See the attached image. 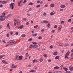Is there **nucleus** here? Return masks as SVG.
Instances as JSON below:
<instances>
[{"mask_svg": "<svg viewBox=\"0 0 73 73\" xmlns=\"http://www.w3.org/2000/svg\"><path fill=\"white\" fill-rule=\"evenodd\" d=\"M70 54V52L68 51L67 52L66 54L65 55V58H66V59H68L69 58H68V56Z\"/></svg>", "mask_w": 73, "mask_h": 73, "instance_id": "obj_1", "label": "nucleus"}, {"mask_svg": "<svg viewBox=\"0 0 73 73\" xmlns=\"http://www.w3.org/2000/svg\"><path fill=\"white\" fill-rule=\"evenodd\" d=\"M16 42L13 40H10L7 42V44H16Z\"/></svg>", "mask_w": 73, "mask_h": 73, "instance_id": "obj_2", "label": "nucleus"}, {"mask_svg": "<svg viewBox=\"0 0 73 73\" xmlns=\"http://www.w3.org/2000/svg\"><path fill=\"white\" fill-rule=\"evenodd\" d=\"M14 3H11L10 5V8H11V9L12 10L14 8V6H13V5H14Z\"/></svg>", "mask_w": 73, "mask_h": 73, "instance_id": "obj_3", "label": "nucleus"}, {"mask_svg": "<svg viewBox=\"0 0 73 73\" xmlns=\"http://www.w3.org/2000/svg\"><path fill=\"white\" fill-rule=\"evenodd\" d=\"M23 1L22 0H20V1L18 3V6H20V4H23Z\"/></svg>", "mask_w": 73, "mask_h": 73, "instance_id": "obj_4", "label": "nucleus"}, {"mask_svg": "<svg viewBox=\"0 0 73 73\" xmlns=\"http://www.w3.org/2000/svg\"><path fill=\"white\" fill-rule=\"evenodd\" d=\"M11 68H17V66L15 65V64H12V65L11 66Z\"/></svg>", "mask_w": 73, "mask_h": 73, "instance_id": "obj_5", "label": "nucleus"}, {"mask_svg": "<svg viewBox=\"0 0 73 73\" xmlns=\"http://www.w3.org/2000/svg\"><path fill=\"white\" fill-rule=\"evenodd\" d=\"M5 13L3 12L2 13V15H1L0 17L1 18H3V17H5Z\"/></svg>", "mask_w": 73, "mask_h": 73, "instance_id": "obj_6", "label": "nucleus"}, {"mask_svg": "<svg viewBox=\"0 0 73 73\" xmlns=\"http://www.w3.org/2000/svg\"><path fill=\"white\" fill-rule=\"evenodd\" d=\"M0 3H1L2 4H6L7 3V1H0Z\"/></svg>", "mask_w": 73, "mask_h": 73, "instance_id": "obj_7", "label": "nucleus"}, {"mask_svg": "<svg viewBox=\"0 0 73 73\" xmlns=\"http://www.w3.org/2000/svg\"><path fill=\"white\" fill-rule=\"evenodd\" d=\"M22 59H23L22 56H19V60H21Z\"/></svg>", "mask_w": 73, "mask_h": 73, "instance_id": "obj_8", "label": "nucleus"}, {"mask_svg": "<svg viewBox=\"0 0 73 73\" xmlns=\"http://www.w3.org/2000/svg\"><path fill=\"white\" fill-rule=\"evenodd\" d=\"M62 28V25H60L59 26V31H58L59 32H60L61 31V29Z\"/></svg>", "mask_w": 73, "mask_h": 73, "instance_id": "obj_9", "label": "nucleus"}, {"mask_svg": "<svg viewBox=\"0 0 73 73\" xmlns=\"http://www.w3.org/2000/svg\"><path fill=\"white\" fill-rule=\"evenodd\" d=\"M58 53L57 52H54L53 54V56H56L57 55Z\"/></svg>", "mask_w": 73, "mask_h": 73, "instance_id": "obj_10", "label": "nucleus"}, {"mask_svg": "<svg viewBox=\"0 0 73 73\" xmlns=\"http://www.w3.org/2000/svg\"><path fill=\"white\" fill-rule=\"evenodd\" d=\"M70 70H73V67H72V66H71L69 67Z\"/></svg>", "mask_w": 73, "mask_h": 73, "instance_id": "obj_11", "label": "nucleus"}, {"mask_svg": "<svg viewBox=\"0 0 73 73\" xmlns=\"http://www.w3.org/2000/svg\"><path fill=\"white\" fill-rule=\"evenodd\" d=\"M12 16V14H10L8 15L7 16V17H11Z\"/></svg>", "mask_w": 73, "mask_h": 73, "instance_id": "obj_12", "label": "nucleus"}, {"mask_svg": "<svg viewBox=\"0 0 73 73\" xmlns=\"http://www.w3.org/2000/svg\"><path fill=\"white\" fill-rule=\"evenodd\" d=\"M60 7L61 8H64L66 7V6L65 5H62L60 6Z\"/></svg>", "mask_w": 73, "mask_h": 73, "instance_id": "obj_13", "label": "nucleus"}, {"mask_svg": "<svg viewBox=\"0 0 73 73\" xmlns=\"http://www.w3.org/2000/svg\"><path fill=\"white\" fill-rule=\"evenodd\" d=\"M44 23H45V24H48L49 23V21H43Z\"/></svg>", "mask_w": 73, "mask_h": 73, "instance_id": "obj_14", "label": "nucleus"}, {"mask_svg": "<svg viewBox=\"0 0 73 73\" xmlns=\"http://www.w3.org/2000/svg\"><path fill=\"white\" fill-rule=\"evenodd\" d=\"M54 69H59V67L57 66H55L54 67Z\"/></svg>", "mask_w": 73, "mask_h": 73, "instance_id": "obj_15", "label": "nucleus"}, {"mask_svg": "<svg viewBox=\"0 0 73 73\" xmlns=\"http://www.w3.org/2000/svg\"><path fill=\"white\" fill-rule=\"evenodd\" d=\"M38 61H37V60L34 59L33 60V63H35V62H37Z\"/></svg>", "mask_w": 73, "mask_h": 73, "instance_id": "obj_16", "label": "nucleus"}, {"mask_svg": "<svg viewBox=\"0 0 73 73\" xmlns=\"http://www.w3.org/2000/svg\"><path fill=\"white\" fill-rule=\"evenodd\" d=\"M15 58L17 60H19V56L17 55L15 57Z\"/></svg>", "mask_w": 73, "mask_h": 73, "instance_id": "obj_17", "label": "nucleus"}, {"mask_svg": "<svg viewBox=\"0 0 73 73\" xmlns=\"http://www.w3.org/2000/svg\"><path fill=\"white\" fill-rule=\"evenodd\" d=\"M50 6L51 7L53 8V7H54V4L53 3L52 4L50 5Z\"/></svg>", "mask_w": 73, "mask_h": 73, "instance_id": "obj_18", "label": "nucleus"}, {"mask_svg": "<svg viewBox=\"0 0 73 73\" xmlns=\"http://www.w3.org/2000/svg\"><path fill=\"white\" fill-rule=\"evenodd\" d=\"M30 72H36V70H31Z\"/></svg>", "mask_w": 73, "mask_h": 73, "instance_id": "obj_19", "label": "nucleus"}, {"mask_svg": "<svg viewBox=\"0 0 73 73\" xmlns=\"http://www.w3.org/2000/svg\"><path fill=\"white\" fill-rule=\"evenodd\" d=\"M7 28H8L9 29H10V27H9V23H8L7 24Z\"/></svg>", "mask_w": 73, "mask_h": 73, "instance_id": "obj_20", "label": "nucleus"}, {"mask_svg": "<svg viewBox=\"0 0 73 73\" xmlns=\"http://www.w3.org/2000/svg\"><path fill=\"white\" fill-rule=\"evenodd\" d=\"M59 58V56H57L55 57V59L56 60H58Z\"/></svg>", "mask_w": 73, "mask_h": 73, "instance_id": "obj_21", "label": "nucleus"}, {"mask_svg": "<svg viewBox=\"0 0 73 73\" xmlns=\"http://www.w3.org/2000/svg\"><path fill=\"white\" fill-rule=\"evenodd\" d=\"M43 61V59H42V58H40L39 59V61H40V62H42Z\"/></svg>", "mask_w": 73, "mask_h": 73, "instance_id": "obj_22", "label": "nucleus"}, {"mask_svg": "<svg viewBox=\"0 0 73 73\" xmlns=\"http://www.w3.org/2000/svg\"><path fill=\"white\" fill-rule=\"evenodd\" d=\"M5 20V18H0V20L1 21H4Z\"/></svg>", "mask_w": 73, "mask_h": 73, "instance_id": "obj_23", "label": "nucleus"}, {"mask_svg": "<svg viewBox=\"0 0 73 73\" xmlns=\"http://www.w3.org/2000/svg\"><path fill=\"white\" fill-rule=\"evenodd\" d=\"M59 46H64V44H63V43H60L59 44Z\"/></svg>", "mask_w": 73, "mask_h": 73, "instance_id": "obj_24", "label": "nucleus"}, {"mask_svg": "<svg viewBox=\"0 0 73 73\" xmlns=\"http://www.w3.org/2000/svg\"><path fill=\"white\" fill-rule=\"evenodd\" d=\"M23 25H21L19 27V29H22V28H23Z\"/></svg>", "mask_w": 73, "mask_h": 73, "instance_id": "obj_25", "label": "nucleus"}, {"mask_svg": "<svg viewBox=\"0 0 73 73\" xmlns=\"http://www.w3.org/2000/svg\"><path fill=\"white\" fill-rule=\"evenodd\" d=\"M25 36H26V35L25 34H23L21 35L22 37H25Z\"/></svg>", "mask_w": 73, "mask_h": 73, "instance_id": "obj_26", "label": "nucleus"}, {"mask_svg": "<svg viewBox=\"0 0 73 73\" xmlns=\"http://www.w3.org/2000/svg\"><path fill=\"white\" fill-rule=\"evenodd\" d=\"M63 69H64L65 71H67V70H68V69L66 68L65 67H63Z\"/></svg>", "mask_w": 73, "mask_h": 73, "instance_id": "obj_27", "label": "nucleus"}, {"mask_svg": "<svg viewBox=\"0 0 73 73\" xmlns=\"http://www.w3.org/2000/svg\"><path fill=\"white\" fill-rule=\"evenodd\" d=\"M38 27V25H37L36 26H35L34 27V28H37V27Z\"/></svg>", "mask_w": 73, "mask_h": 73, "instance_id": "obj_28", "label": "nucleus"}, {"mask_svg": "<svg viewBox=\"0 0 73 73\" xmlns=\"http://www.w3.org/2000/svg\"><path fill=\"white\" fill-rule=\"evenodd\" d=\"M71 73V72L69 71H66L64 72V73Z\"/></svg>", "mask_w": 73, "mask_h": 73, "instance_id": "obj_29", "label": "nucleus"}, {"mask_svg": "<svg viewBox=\"0 0 73 73\" xmlns=\"http://www.w3.org/2000/svg\"><path fill=\"white\" fill-rule=\"evenodd\" d=\"M28 68H31L32 67V65H29L27 66Z\"/></svg>", "mask_w": 73, "mask_h": 73, "instance_id": "obj_30", "label": "nucleus"}, {"mask_svg": "<svg viewBox=\"0 0 73 73\" xmlns=\"http://www.w3.org/2000/svg\"><path fill=\"white\" fill-rule=\"evenodd\" d=\"M14 21H15V22H17V21H19V20L18 19H14Z\"/></svg>", "mask_w": 73, "mask_h": 73, "instance_id": "obj_31", "label": "nucleus"}, {"mask_svg": "<svg viewBox=\"0 0 73 73\" xmlns=\"http://www.w3.org/2000/svg\"><path fill=\"white\" fill-rule=\"evenodd\" d=\"M50 15L51 16H52L53 15H54V13H53V12H51L50 13Z\"/></svg>", "mask_w": 73, "mask_h": 73, "instance_id": "obj_32", "label": "nucleus"}, {"mask_svg": "<svg viewBox=\"0 0 73 73\" xmlns=\"http://www.w3.org/2000/svg\"><path fill=\"white\" fill-rule=\"evenodd\" d=\"M37 33H36L35 34H33L32 35L33 36H35V37H36V36H37Z\"/></svg>", "mask_w": 73, "mask_h": 73, "instance_id": "obj_33", "label": "nucleus"}, {"mask_svg": "<svg viewBox=\"0 0 73 73\" xmlns=\"http://www.w3.org/2000/svg\"><path fill=\"white\" fill-rule=\"evenodd\" d=\"M23 20H24V21H27V18H23Z\"/></svg>", "mask_w": 73, "mask_h": 73, "instance_id": "obj_34", "label": "nucleus"}, {"mask_svg": "<svg viewBox=\"0 0 73 73\" xmlns=\"http://www.w3.org/2000/svg\"><path fill=\"white\" fill-rule=\"evenodd\" d=\"M33 3H32V2L29 3V5H33Z\"/></svg>", "mask_w": 73, "mask_h": 73, "instance_id": "obj_35", "label": "nucleus"}, {"mask_svg": "<svg viewBox=\"0 0 73 73\" xmlns=\"http://www.w3.org/2000/svg\"><path fill=\"white\" fill-rule=\"evenodd\" d=\"M42 37L41 36H40L38 37V39H42Z\"/></svg>", "mask_w": 73, "mask_h": 73, "instance_id": "obj_36", "label": "nucleus"}, {"mask_svg": "<svg viewBox=\"0 0 73 73\" xmlns=\"http://www.w3.org/2000/svg\"><path fill=\"white\" fill-rule=\"evenodd\" d=\"M30 48H33V45L32 44H31L29 46Z\"/></svg>", "mask_w": 73, "mask_h": 73, "instance_id": "obj_37", "label": "nucleus"}, {"mask_svg": "<svg viewBox=\"0 0 73 73\" xmlns=\"http://www.w3.org/2000/svg\"><path fill=\"white\" fill-rule=\"evenodd\" d=\"M68 45H69V44L67 43V44H65V46H68Z\"/></svg>", "mask_w": 73, "mask_h": 73, "instance_id": "obj_38", "label": "nucleus"}, {"mask_svg": "<svg viewBox=\"0 0 73 73\" xmlns=\"http://www.w3.org/2000/svg\"><path fill=\"white\" fill-rule=\"evenodd\" d=\"M26 57H28L29 56V54L28 53H26L25 54Z\"/></svg>", "mask_w": 73, "mask_h": 73, "instance_id": "obj_39", "label": "nucleus"}, {"mask_svg": "<svg viewBox=\"0 0 73 73\" xmlns=\"http://www.w3.org/2000/svg\"><path fill=\"white\" fill-rule=\"evenodd\" d=\"M43 56L45 57H48V56L46 54H44L43 55Z\"/></svg>", "mask_w": 73, "mask_h": 73, "instance_id": "obj_40", "label": "nucleus"}, {"mask_svg": "<svg viewBox=\"0 0 73 73\" xmlns=\"http://www.w3.org/2000/svg\"><path fill=\"white\" fill-rule=\"evenodd\" d=\"M43 15L44 16H46V13H44L43 14Z\"/></svg>", "mask_w": 73, "mask_h": 73, "instance_id": "obj_41", "label": "nucleus"}, {"mask_svg": "<svg viewBox=\"0 0 73 73\" xmlns=\"http://www.w3.org/2000/svg\"><path fill=\"white\" fill-rule=\"evenodd\" d=\"M50 25V23H48L47 25V27H49Z\"/></svg>", "mask_w": 73, "mask_h": 73, "instance_id": "obj_42", "label": "nucleus"}, {"mask_svg": "<svg viewBox=\"0 0 73 73\" xmlns=\"http://www.w3.org/2000/svg\"><path fill=\"white\" fill-rule=\"evenodd\" d=\"M32 40V38H30L29 39V40L28 41H31Z\"/></svg>", "mask_w": 73, "mask_h": 73, "instance_id": "obj_43", "label": "nucleus"}, {"mask_svg": "<svg viewBox=\"0 0 73 73\" xmlns=\"http://www.w3.org/2000/svg\"><path fill=\"white\" fill-rule=\"evenodd\" d=\"M33 43L34 45H36L37 44V42H33Z\"/></svg>", "mask_w": 73, "mask_h": 73, "instance_id": "obj_44", "label": "nucleus"}, {"mask_svg": "<svg viewBox=\"0 0 73 73\" xmlns=\"http://www.w3.org/2000/svg\"><path fill=\"white\" fill-rule=\"evenodd\" d=\"M38 46L37 45H35V48H38Z\"/></svg>", "mask_w": 73, "mask_h": 73, "instance_id": "obj_45", "label": "nucleus"}, {"mask_svg": "<svg viewBox=\"0 0 73 73\" xmlns=\"http://www.w3.org/2000/svg\"><path fill=\"white\" fill-rule=\"evenodd\" d=\"M61 24H63L64 23V21H62L61 22Z\"/></svg>", "mask_w": 73, "mask_h": 73, "instance_id": "obj_46", "label": "nucleus"}, {"mask_svg": "<svg viewBox=\"0 0 73 73\" xmlns=\"http://www.w3.org/2000/svg\"><path fill=\"white\" fill-rule=\"evenodd\" d=\"M53 48V46L52 45H51L50 47V49H52Z\"/></svg>", "mask_w": 73, "mask_h": 73, "instance_id": "obj_47", "label": "nucleus"}, {"mask_svg": "<svg viewBox=\"0 0 73 73\" xmlns=\"http://www.w3.org/2000/svg\"><path fill=\"white\" fill-rule=\"evenodd\" d=\"M5 60H3L2 61V62H3V63H5Z\"/></svg>", "mask_w": 73, "mask_h": 73, "instance_id": "obj_48", "label": "nucleus"}, {"mask_svg": "<svg viewBox=\"0 0 73 73\" xmlns=\"http://www.w3.org/2000/svg\"><path fill=\"white\" fill-rule=\"evenodd\" d=\"M40 5H38L36 6V8H39V7H40Z\"/></svg>", "mask_w": 73, "mask_h": 73, "instance_id": "obj_49", "label": "nucleus"}, {"mask_svg": "<svg viewBox=\"0 0 73 73\" xmlns=\"http://www.w3.org/2000/svg\"><path fill=\"white\" fill-rule=\"evenodd\" d=\"M10 34L11 35H12L13 34V32L12 31H10Z\"/></svg>", "mask_w": 73, "mask_h": 73, "instance_id": "obj_50", "label": "nucleus"}, {"mask_svg": "<svg viewBox=\"0 0 73 73\" xmlns=\"http://www.w3.org/2000/svg\"><path fill=\"white\" fill-rule=\"evenodd\" d=\"M57 72V73H62V72L61 71H58Z\"/></svg>", "mask_w": 73, "mask_h": 73, "instance_id": "obj_51", "label": "nucleus"}, {"mask_svg": "<svg viewBox=\"0 0 73 73\" xmlns=\"http://www.w3.org/2000/svg\"><path fill=\"white\" fill-rule=\"evenodd\" d=\"M3 57V55H1L0 56V58H2Z\"/></svg>", "mask_w": 73, "mask_h": 73, "instance_id": "obj_52", "label": "nucleus"}, {"mask_svg": "<svg viewBox=\"0 0 73 73\" xmlns=\"http://www.w3.org/2000/svg\"><path fill=\"white\" fill-rule=\"evenodd\" d=\"M68 22H70L71 21V19H68Z\"/></svg>", "mask_w": 73, "mask_h": 73, "instance_id": "obj_53", "label": "nucleus"}, {"mask_svg": "<svg viewBox=\"0 0 73 73\" xmlns=\"http://www.w3.org/2000/svg\"><path fill=\"white\" fill-rule=\"evenodd\" d=\"M37 3H38V4H39V3H40V1H37Z\"/></svg>", "mask_w": 73, "mask_h": 73, "instance_id": "obj_54", "label": "nucleus"}, {"mask_svg": "<svg viewBox=\"0 0 73 73\" xmlns=\"http://www.w3.org/2000/svg\"><path fill=\"white\" fill-rule=\"evenodd\" d=\"M27 15L28 16H31V15L29 13H27Z\"/></svg>", "mask_w": 73, "mask_h": 73, "instance_id": "obj_55", "label": "nucleus"}, {"mask_svg": "<svg viewBox=\"0 0 73 73\" xmlns=\"http://www.w3.org/2000/svg\"><path fill=\"white\" fill-rule=\"evenodd\" d=\"M63 66H64V65H62L61 66L60 68L61 69H62V67H63Z\"/></svg>", "mask_w": 73, "mask_h": 73, "instance_id": "obj_56", "label": "nucleus"}, {"mask_svg": "<svg viewBox=\"0 0 73 73\" xmlns=\"http://www.w3.org/2000/svg\"><path fill=\"white\" fill-rule=\"evenodd\" d=\"M17 25H19V24H20V22H17Z\"/></svg>", "mask_w": 73, "mask_h": 73, "instance_id": "obj_57", "label": "nucleus"}, {"mask_svg": "<svg viewBox=\"0 0 73 73\" xmlns=\"http://www.w3.org/2000/svg\"><path fill=\"white\" fill-rule=\"evenodd\" d=\"M54 28H57V25H55L54 26Z\"/></svg>", "mask_w": 73, "mask_h": 73, "instance_id": "obj_58", "label": "nucleus"}, {"mask_svg": "<svg viewBox=\"0 0 73 73\" xmlns=\"http://www.w3.org/2000/svg\"><path fill=\"white\" fill-rule=\"evenodd\" d=\"M26 2H27V0H25V1H24V2H23V3L24 4H25V3H26Z\"/></svg>", "mask_w": 73, "mask_h": 73, "instance_id": "obj_59", "label": "nucleus"}, {"mask_svg": "<svg viewBox=\"0 0 73 73\" xmlns=\"http://www.w3.org/2000/svg\"><path fill=\"white\" fill-rule=\"evenodd\" d=\"M48 6V5H44V7H47Z\"/></svg>", "mask_w": 73, "mask_h": 73, "instance_id": "obj_60", "label": "nucleus"}, {"mask_svg": "<svg viewBox=\"0 0 73 73\" xmlns=\"http://www.w3.org/2000/svg\"><path fill=\"white\" fill-rule=\"evenodd\" d=\"M15 35H19V33H18V32H16L15 33Z\"/></svg>", "mask_w": 73, "mask_h": 73, "instance_id": "obj_61", "label": "nucleus"}, {"mask_svg": "<svg viewBox=\"0 0 73 73\" xmlns=\"http://www.w3.org/2000/svg\"><path fill=\"white\" fill-rule=\"evenodd\" d=\"M52 33H54L55 32V30H52Z\"/></svg>", "mask_w": 73, "mask_h": 73, "instance_id": "obj_62", "label": "nucleus"}, {"mask_svg": "<svg viewBox=\"0 0 73 73\" xmlns=\"http://www.w3.org/2000/svg\"><path fill=\"white\" fill-rule=\"evenodd\" d=\"M4 64H8V62H5Z\"/></svg>", "mask_w": 73, "mask_h": 73, "instance_id": "obj_63", "label": "nucleus"}, {"mask_svg": "<svg viewBox=\"0 0 73 73\" xmlns=\"http://www.w3.org/2000/svg\"><path fill=\"white\" fill-rule=\"evenodd\" d=\"M35 32V31H32V33H33H33H34Z\"/></svg>", "mask_w": 73, "mask_h": 73, "instance_id": "obj_64", "label": "nucleus"}]
</instances>
